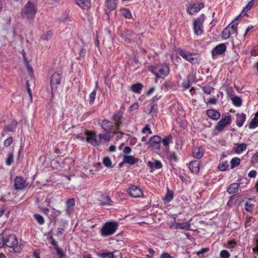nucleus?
I'll return each mask as SVG.
<instances>
[{
    "instance_id": "1",
    "label": "nucleus",
    "mask_w": 258,
    "mask_h": 258,
    "mask_svg": "<svg viewBox=\"0 0 258 258\" xmlns=\"http://www.w3.org/2000/svg\"><path fill=\"white\" fill-rule=\"evenodd\" d=\"M149 70L158 79L164 78L168 75L170 69L166 64H158L150 66Z\"/></svg>"
},
{
    "instance_id": "2",
    "label": "nucleus",
    "mask_w": 258,
    "mask_h": 258,
    "mask_svg": "<svg viewBox=\"0 0 258 258\" xmlns=\"http://www.w3.org/2000/svg\"><path fill=\"white\" fill-rule=\"evenodd\" d=\"M37 11L36 5L29 1L24 7L22 11V15L24 18L27 20H32L34 18Z\"/></svg>"
},
{
    "instance_id": "3",
    "label": "nucleus",
    "mask_w": 258,
    "mask_h": 258,
    "mask_svg": "<svg viewBox=\"0 0 258 258\" xmlns=\"http://www.w3.org/2000/svg\"><path fill=\"white\" fill-rule=\"evenodd\" d=\"M18 244V241L15 235L10 234L5 236L3 233L0 234V248L6 245L15 248Z\"/></svg>"
},
{
    "instance_id": "4",
    "label": "nucleus",
    "mask_w": 258,
    "mask_h": 258,
    "mask_svg": "<svg viewBox=\"0 0 258 258\" xmlns=\"http://www.w3.org/2000/svg\"><path fill=\"white\" fill-rule=\"evenodd\" d=\"M118 225L115 222H108L105 223L100 230V234L105 237L113 234L117 229Z\"/></svg>"
},
{
    "instance_id": "5",
    "label": "nucleus",
    "mask_w": 258,
    "mask_h": 258,
    "mask_svg": "<svg viewBox=\"0 0 258 258\" xmlns=\"http://www.w3.org/2000/svg\"><path fill=\"white\" fill-rule=\"evenodd\" d=\"M206 17L204 14L201 15L198 18L194 20V30L197 36H201L203 32V23L205 20Z\"/></svg>"
},
{
    "instance_id": "6",
    "label": "nucleus",
    "mask_w": 258,
    "mask_h": 258,
    "mask_svg": "<svg viewBox=\"0 0 258 258\" xmlns=\"http://www.w3.org/2000/svg\"><path fill=\"white\" fill-rule=\"evenodd\" d=\"M86 140L93 146L96 147L100 145V140H98L95 133L93 131H87L85 132Z\"/></svg>"
},
{
    "instance_id": "7",
    "label": "nucleus",
    "mask_w": 258,
    "mask_h": 258,
    "mask_svg": "<svg viewBox=\"0 0 258 258\" xmlns=\"http://www.w3.org/2000/svg\"><path fill=\"white\" fill-rule=\"evenodd\" d=\"M127 192L128 194L133 198H137L143 196V191L138 186L131 185L128 188Z\"/></svg>"
},
{
    "instance_id": "8",
    "label": "nucleus",
    "mask_w": 258,
    "mask_h": 258,
    "mask_svg": "<svg viewBox=\"0 0 258 258\" xmlns=\"http://www.w3.org/2000/svg\"><path fill=\"white\" fill-rule=\"evenodd\" d=\"M169 228L171 229L190 230V223L189 222L178 223L174 221L170 223Z\"/></svg>"
},
{
    "instance_id": "9",
    "label": "nucleus",
    "mask_w": 258,
    "mask_h": 258,
    "mask_svg": "<svg viewBox=\"0 0 258 258\" xmlns=\"http://www.w3.org/2000/svg\"><path fill=\"white\" fill-rule=\"evenodd\" d=\"M231 121V117L230 115L225 116L222 118L217 123L215 129L218 132H221L224 127L230 124Z\"/></svg>"
},
{
    "instance_id": "10",
    "label": "nucleus",
    "mask_w": 258,
    "mask_h": 258,
    "mask_svg": "<svg viewBox=\"0 0 258 258\" xmlns=\"http://www.w3.org/2000/svg\"><path fill=\"white\" fill-rule=\"evenodd\" d=\"M62 79V75L60 73H54L50 80L52 92L55 91L57 88V85L60 84Z\"/></svg>"
},
{
    "instance_id": "11",
    "label": "nucleus",
    "mask_w": 258,
    "mask_h": 258,
    "mask_svg": "<svg viewBox=\"0 0 258 258\" xmlns=\"http://www.w3.org/2000/svg\"><path fill=\"white\" fill-rule=\"evenodd\" d=\"M161 141L162 139L161 137L156 135L151 137L147 142L146 144L154 149L159 150L160 149Z\"/></svg>"
},
{
    "instance_id": "12",
    "label": "nucleus",
    "mask_w": 258,
    "mask_h": 258,
    "mask_svg": "<svg viewBox=\"0 0 258 258\" xmlns=\"http://www.w3.org/2000/svg\"><path fill=\"white\" fill-rule=\"evenodd\" d=\"M227 45L226 43H220L212 50V56L213 59L216 58V55L223 54L226 50Z\"/></svg>"
},
{
    "instance_id": "13",
    "label": "nucleus",
    "mask_w": 258,
    "mask_h": 258,
    "mask_svg": "<svg viewBox=\"0 0 258 258\" xmlns=\"http://www.w3.org/2000/svg\"><path fill=\"white\" fill-rule=\"evenodd\" d=\"M204 7V4L203 3L193 4L188 6L186 11L189 15H194L199 12Z\"/></svg>"
},
{
    "instance_id": "14",
    "label": "nucleus",
    "mask_w": 258,
    "mask_h": 258,
    "mask_svg": "<svg viewBox=\"0 0 258 258\" xmlns=\"http://www.w3.org/2000/svg\"><path fill=\"white\" fill-rule=\"evenodd\" d=\"M179 54L182 58L190 63L194 62V56L197 55L195 53H191L184 49L179 50Z\"/></svg>"
},
{
    "instance_id": "15",
    "label": "nucleus",
    "mask_w": 258,
    "mask_h": 258,
    "mask_svg": "<svg viewBox=\"0 0 258 258\" xmlns=\"http://www.w3.org/2000/svg\"><path fill=\"white\" fill-rule=\"evenodd\" d=\"M14 185L16 189H23L27 186V183L22 177L17 176L15 179Z\"/></svg>"
},
{
    "instance_id": "16",
    "label": "nucleus",
    "mask_w": 258,
    "mask_h": 258,
    "mask_svg": "<svg viewBox=\"0 0 258 258\" xmlns=\"http://www.w3.org/2000/svg\"><path fill=\"white\" fill-rule=\"evenodd\" d=\"M239 16L237 17L233 20L227 27L230 30L233 34L237 33V26L238 25Z\"/></svg>"
},
{
    "instance_id": "17",
    "label": "nucleus",
    "mask_w": 258,
    "mask_h": 258,
    "mask_svg": "<svg viewBox=\"0 0 258 258\" xmlns=\"http://www.w3.org/2000/svg\"><path fill=\"white\" fill-rule=\"evenodd\" d=\"M99 201L101 206L111 205L112 201L110 200L109 196L106 195H101L100 197Z\"/></svg>"
},
{
    "instance_id": "18",
    "label": "nucleus",
    "mask_w": 258,
    "mask_h": 258,
    "mask_svg": "<svg viewBox=\"0 0 258 258\" xmlns=\"http://www.w3.org/2000/svg\"><path fill=\"white\" fill-rule=\"evenodd\" d=\"M236 124L238 127H241L245 121L246 115L244 113H237L236 115Z\"/></svg>"
},
{
    "instance_id": "19",
    "label": "nucleus",
    "mask_w": 258,
    "mask_h": 258,
    "mask_svg": "<svg viewBox=\"0 0 258 258\" xmlns=\"http://www.w3.org/2000/svg\"><path fill=\"white\" fill-rule=\"evenodd\" d=\"M207 114L210 118L214 120H218L220 117V113L215 109H208L207 111Z\"/></svg>"
},
{
    "instance_id": "20",
    "label": "nucleus",
    "mask_w": 258,
    "mask_h": 258,
    "mask_svg": "<svg viewBox=\"0 0 258 258\" xmlns=\"http://www.w3.org/2000/svg\"><path fill=\"white\" fill-rule=\"evenodd\" d=\"M247 148V145L244 143L236 144L235 146L233 148V151L237 154L243 153Z\"/></svg>"
},
{
    "instance_id": "21",
    "label": "nucleus",
    "mask_w": 258,
    "mask_h": 258,
    "mask_svg": "<svg viewBox=\"0 0 258 258\" xmlns=\"http://www.w3.org/2000/svg\"><path fill=\"white\" fill-rule=\"evenodd\" d=\"M148 167L153 171L155 169H160L162 167V164L160 161L156 160L154 163L151 161H148L147 163Z\"/></svg>"
},
{
    "instance_id": "22",
    "label": "nucleus",
    "mask_w": 258,
    "mask_h": 258,
    "mask_svg": "<svg viewBox=\"0 0 258 258\" xmlns=\"http://www.w3.org/2000/svg\"><path fill=\"white\" fill-rule=\"evenodd\" d=\"M138 159L132 156L124 155L123 157V163L134 165L138 162Z\"/></svg>"
},
{
    "instance_id": "23",
    "label": "nucleus",
    "mask_w": 258,
    "mask_h": 258,
    "mask_svg": "<svg viewBox=\"0 0 258 258\" xmlns=\"http://www.w3.org/2000/svg\"><path fill=\"white\" fill-rule=\"evenodd\" d=\"M204 150L203 148L199 147V148H195L193 149L192 151V156L193 157L197 159H200L203 156Z\"/></svg>"
},
{
    "instance_id": "24",
    "label": "nucleus",
    "mask_w": 258,
    "mask_h": 258,
    "mask_svg": "<svg viewBox=\"0 0 258 258\" xmlns=\"http://www.w3.org/2000/svg\"><path fill=\"white\" fill-rule=\"evenodd\" d=\"M240 184L238 183H233L228 186L227 188V191L229 194H235L238 191Z\"/></svg>"
},
{
    "instance_id": "25",
    "label": "nucleus",
    "mask_w": 258,
    "mask_h": 258,
    "mask_svg": "<svg viewBox=\"0 0 258 258\" xmlns=\"http://www.w3.org/2000/svg\"><path fill=\"white\" fill-rule=\"evenodd\" d=\"M117 1V0H106L105 7L109 11H113L116 8Z\"/></svg>"
},
{
    "instance_id": "26",
    "label": "nucleus",
    "mask_w": 258,
    "mask_h": 258,
    "mask_svg": "<svg viewBox=\"0 0 258 258\" xmlns=\"http://www.w3.org/2000/svg\"><path fill=\"white\" fill-rule=\"evenodd\" d=\"M189 168L192 173H197L200 170L199 162L198 161H193L190 162Z\"/></svg>"
},
{
    "instance_id": "27",
    "label": "nucleus",
    "mask_w": 258,
    "mask_h": 258,
    "mask_svg": "<svg viewBox=\"0 0 258 258\" xmlns=\"http://www.w3.org/2000/svg\"><path fill=\"white\" fill-rule=\"evenodd\" d=\"M76 4L83 9H87L90 5V0H75Z\"/></svg>"
},
{
    "instance_id": "28",
    "label": "nucleus",
    "mask_w": 258,
    "mask_h": 258,
    "mask_svg": "<svg viewBox=\"0 0 258 258\" xmlns=\"http://www.w3.org/2000/svg\"><path fill=\"white\" fill-rule=\"evenodd\" d=\"M101 125L106 133H109L111 132V127L112 126L111 122L107 120H104L102 122Z\"/></svg>"
},
{
    "instance_id": "29",
    "label": "nucleus",
    "mask_w": 258,
    "mask_h": 258,
    "mask_svg": "<svg viewBox=\"0 0 258 258\" xmlns=\"http://www.w3.org/2000/svg\"><path fill=\"white\" fill-rule=\"evenodd\" d=\"M66 212L67 214L70 215L71 210L75 205V201L74 199H70L66 201Z\"/></svg>"
},
{
    "instance_id": "30",
    "label": "nucleus",
    "mask_w": 258,
    "mask_h": 258,
    "mask_svg": "<svg viewBox=\"0 0 258 258\" xmlns=\"http://www.w3.org/2000/svg\"><path fill=\"white\" fill-rule=\"evenodd\" d=\"M173 199V192L172 190L169 189L168 188L167 189V192L164 197L162 198L163 201L164 203H168L172 201Z\"/></svg>"
},
{
    "instance_id": "31",
    "label": "nucleus",
    "mask_w": 258,
    "mask_h": 258,
    "mask_svg": "<svg viewBox=\"0 0 258 258\" xmlns=\"http://www.w3.org/2000/svg\"><path fill=\"white\" fill-rule=\"evenodd\" d=\"M121 15L126 19H131L132 18V15L131 11L128 9H120Z\"/></svg>"
},
{
    "instance_id": "32",
    "label": "nucleus",
    "mask_w": 258,
    "mask_h": 258,
    "mask_svg": "<svg viewBox=\"0 0 258 258\" xmlns=\"http://www.w3.org/2000/svg\"><path fill=\"white\" fill-rule=\"evenodd\" d=\"M143 88V85L141 83H136L131 86L132 91L137 94H140Z\"/></svg>"
},
{
    "instance_id": "33",
    "label": "nucleus",
    "mask_w": 258,
    "mask_h": 258,
    "mask_svg": "<svg viewBox=\"0 0 258 258\" xmlns=\"http://www.w3.org/2000/svg\"><path fill=\"white\" fill-rule=\"evenodd\" d=\"M194 82L193 79L191 77L189 76L187 78V80L183 82L182 84V87L185 89H187L189 88L192 84Z\"/></svg>"
},
{
    "instance_id": "34",
    "label": "nucleus",
    "mask_w": 258,
    "mask_h": 258,
    "mask_svg": "<svg viewBox=\"0 0 258 258\" xmlns=\"http://www.w3.org/2000/svg\"><path fill=\"white\" fill-rule=\"evenodd\" d=\"M230 30H229L227 27L223 30L222 32L221 37L223 39L226 40L230 38V35L232 34Z\"/></svg>"
},
{
    "instance_id": "35",
    "label": "nucleus",
    "mask_w": 258,
    "mask_h": 258,
    "mask_svg": "<svg viewBox=\"0 0 258 258\" xmlns=\"http://www.w3.org/2000/svg\"><path fill=\"white\" fill-rule=\"evenodd\" d=\"M202 90L205 94L210 95L214 91V88L209 85H205L202 87Z\"/></svg>"
},
{
    "instance_id": "36",
    "label": "nucleus",
    "mask_w": 258,
    "mask_h": 258,
    "mask_svg": "<svg viewBox=\"0 0 258 258\" xmlns=\"http://www.w3.org/2000/svg\"><path fill=\"white\" fill-rule=\"evenodd\" d=\"M236 244L237 243L235 240H229L225 244V247L228 249H233L236 246Z\"/></svg>"
},
{
    "instance_id": "37",
    "label": "nucleus",
    "mask_w": 258,
    "mask_h": 258,
    "mask_svg": "<svg viewBox=\"0 0 258 258\" xmlns=\"http://www.w3.org/2000/svg\"><path fill=\"white\" fill-rule=\"evenodd\" d=\"M231 100L234 106L239 107L241 105L242 101L239 97L237 96H234L231 98Z\"/></svg>"
},
{
    "instance_id": "38",
    "label": "nucleus",
    "mask_w": 258,
    "mask_h": 258,
    "mask_svg": "<svg viewBox=\"0 0 258 258\" xmlns=\"http://www.w3.org/2000/svg\"><path fill=\"white\" fill-rule=\"evenodd\" d=\"M14 161V155L12 152L9 153L8 154V157L6 159V164L8 166L11 165Z\"/></svg>"
},
{
    "instance_id": "39",
    "label": "nucleus",
    "mask_w": 258,
    "mask_h": 258,
    "mask_svg": "<svg viewBox=\"0 0 258 258\" xmlns=\"http://www.w3.org/2000/svg\"><path fill=\"white\" fill-rule=\"evenodd\" d=\"M34 217L39 224L43 225L44 223V219L41 215L39 214H35L34 215Z\"/></svg>"
},
{
    "instance_id": "40",
    "label": "nucleus",
    "mask_w": 258,
    "mask_h": 258,
    "mask_svg": "<svg viewBox=\"0 0 258 258\" xmlns=\"http://www.w3.org/2000/svg\"><path fill=\"white\" fill-rule=\"evenodd\" d=\"M113 252H107L101 253L99 255L102 258H113L114 257Z\"/></svg>"
},
{
    "instance_id": "41",
    "label": "nucleus",
    "mask_w": 258,
    "mask_h": 258,
    "mask_svg": "<svg viewBox=\"0 0 258 258\" xmlns=\"http://www.w3.org/2000/svg\"><path fill=\"white\" fill-rule=\"evenodd\" d=\"M240 160L239 158L237 157L233 158L230 162L231 168H234L238 166L240 164Z\"/></svg>"
},
{
    "instance_id": "42",
    "label": "nucleus",
    "mask_w": 258,
    "mask_h": 258,
    "mask_svg": "<svg viewBox=\"0 0 258 258\" xmlns=\"http://www.w3.org/2000/svg\"><path fill=\"white\" fill-rule=\"evenodd\" d=\"M228 167V163L227 161H224L220 163L218 166V168L220 171H225Z\"/></svg>"
},
{
    "instance_id": "43",
    "label": "nucleus",
    "mask_w": 258,
    "mask_h": 258,
    "mask_svg": "<svg viewBox=\"0 0 258 258\" xmlns=\"http://www.w3.org/2000/svg\"><path fill=\"white\" fill-rule=\"evenodd\" d=\"M103 163L104 165L107 167H111L112 166V162L110 159L108 157L103 158Z\"/></svg>"
},
{
    "instance_id": "44",
    "label": "nucleus",
    "mask_w": 258,
    "mask_h": 258,
    "mask_svg": "<svg viewBox=\"0 0 258 258\" xmlns=\"http://www.w3.org/2000/svg\"><path fill=\"white\" fill-rule=\"evenodd\" d=\"M96 95V90H94L89 94V103L90 104H92L94 102Z\"/></svg>"
},
{
    "instance_id": "45",
    "label": "nucleus",
    "mask_w": 258,
    "mask_h": 258,
    "mask_svg": "<svg viewBox=\"0 0 258 258\" xmlns=\"http://www.w3.org/2000/svg\"><path fill=\"white\" fill-rule=\"evenodd\" d=\"M122 117L121 114L119 112L116 113L113 116V119L115 121V124L117 126L119 125V121Z\"/></svg>"
},
{
    "instance_id": "46",
    "label": "nucleus",
    "mask_w": 258,
    "mask_h": 258,
    "mask_svg": "<svg viewBox=\"0 0 258 258\" xmlns=\"http://www.w3.org/2000/svg\"><path fill=\"white\" fill-rule=\"evenodd\" d=\"M258 126V120L254 118H253L249 124V128H255Z\"/></svg>"
},
{
    "instance_id": "47",
    "label": "nucleus",
    "mask_w": 258,
    "mask_h": 258,
    "mask_svg": "<svg viewBox=\"0 0 258 258\" xmlns=\"http://www.w3.org/2000/svg\"><path fill=\"white\" fill-rule=\"evenodd\" d=\"M254 3V2L253 0H251L250 2H249L248 4L246 5V6L243 8V12L245 13L247 12L253 6Z\"/></svg>"
},
{
    "instance_id": "48",
    "label": "nucleus",
    "mask_w": 258,
    "mask_h": 258,
    "mask_svg": "<svg viewBox=\"0 0 258 258\" xmlns=\"http://www.w3.org/2000/svg\"><path fill=\"white\" fill-rule=\"evenodd\" d=\"M53 33L51 31H48L45 34H44L42 36V39L43 40H49L51 37Z\"/></svg>"
},
{
    "instance_id": "49",
    "label": "nucleus",
    "mask_w": 258,
    "mask_h": 258,
    "mask_svg": "<svg viewBox=\"0 0 258 258\" xmlns=\"http://www.w3.org/2000/svg\"><path fill=\"white\" fill-rule=\"evenodd\" d=\"M230 256V253L226 250H222L220 253L221 258H229Z\"/></svg>"
},
{
    "instance_id": "50",
    "label": "nucleus",
    "mask_w": 258,
    "mask_h": 258,
    "mask_svg": "<svg viewBox=\"0 0 258 258\" xmlns=\"http://www.w3.org/2000/svg\"><path fill=\"white\" fill-rule=\"evenodd\" d=\"M161 142H162L164 146L168 147L169 143L171 142V138L170 137H166L162 140Z\"/></svg>"
},
{
    "instance_id": "51",
    "label": "nucleus",
    "mask_w": 258,
    "mask_h": 258,
    "mask_svg": "<svg viewBox=\"0 0 258 258\" xmlns=\"http://www.w3.org/2000/svg\"><path fill=\"white\" fill-rule=\"evenodd\" d=\"M51 216L53 218H56L60 215L61 212L60 211L53 208L51 209Z\"/></svg>"
},
{
    "instance_id": "52",
    "label": "nucleus",
    "mask_w": 258,
    "mask_h": 258,
    "mask_svg": "<svg viewBox=\"0 0 258 258\" xmlns=\"http://www.w3.org/2000/svg\"><path fill=\"white\" fill-rule=\"evenodd\" d=\"M98 140H100V144L101 143V142L103 140L105 142H107L109 141V138L105 135H103L102 134H100L98 135Z\"/></svg>"
},
{
    "instance_id": "53",
    "label": "nucleus",
    "mask_w": 258,
    "mask_h": 258,
    "mask_svg": "<svg viewBox=\"0 0 258 258\" xmlns=\"http://www.w3.org/2000/svg\"><path fill=\"white\" fill-rule=\"evenodd\" d=\"M217 100H218V99L216 97H213L211 98L208 101H205V102L207 104L215 105L217 103Z\"/></svg>"
},
{
    "instance_id": "54",
    "label": "nucleus",
    "mask_w": 258,
    "mask_h": 258,
    "mask_svg": "<svg viewBox=\"0 0 258 258\" xmlns=\"http://www.w3.org/2000/svg\"><path fill=\"white\" fill-rule=\"evenodd\" d=\"M253 218L250 216H246L245 222V226H250L252 222Z\"/></svg>"
},
{
    "instance_id": "55",
    "label": "nucleus",
    "mask_w": 258,
    "mask_h": 258,
    "mask_svg": "<svg viewBox=\"0 0 258 258\" xmlns=\"http://www.w3.org/2000/svg\"><path fill=\"white\" fill-rule=\"evenodd\" d=\"M158 109V106L157 104L153 105L150 111V113L152 114V115H156Z\"/></svg>"
},
{
    "instance_id": "56",
    "label": "nucleus",
    "mask_w": 258,
    "mask_h": 258,
    "mask_svg": "<svg viewBox=\"0 0 258 258\" xmlns=\"http://www.w3.org/2000/svg\"><path fill=\"white\" fill-rule=\"evenodd\" d=\"M142 133L143 134H146L148 133L149 134H152V132L150 128V126L149 124H146L144 128L142 130Z\"/></svg>"
},
{
    "instance_id": "57",
    "label": "nucleus",
    "mask_w": 258,
    "mask_h": 258,
    "mask_svg": "<svg viewBox=\"0 0 258 258\" xmlns=\"http://www.w3.org/2000/svg\"><path fill=\"white\" fill-rule=\"evenodd\" d=\"M254 207L252 204L247 202L245 205L244 209L247 212H251Z\"/></svg>"
},
{
    "instance_id": "58",
    "label": "nucleus",
    "mask_w": 258,
    "mask_h": 258,
    "mask_svg": "<svg viewBox=\"0 0 258 258\" xmlns=\"http://www.w3.org/2000/svg\"><path fill=\"white\" fill-rule=\"evenodd\" d=\"M57 254L60 257H63L66 256L64 252L58 247L56 248Z\"/></svg>"
},
{
    "instance_id": "59",
    "label": "nucleus",
    "mask_w": 258,
    "mask_h": 258,
    "mask_svg": "<svg viewBox=\"0 0 258 258\" xmlns=\"http://www.w3.org/2000/svg\"><path fill=\"white\" fill-rule=\"evenodd\" d=\"M13 142V138L12 137L7 139L4 142V145L5 147H9Z\"/></svg>"
},
{
    "instance_id": "60",
    "label": "nucleus",
    "mask_w": 258,
    "mask_h": 258,
    "mask_svg": "<svg viewBox=\"0 0 258 258\" xmlns=\"http://www.w3.org/2000/svg\"><path fill=\"white\" fill-rule=\"evenodd\" d=\"M169 158L170 160L176 162L177 161V158L176 157V154L174 152H170L169 154Z\"/></svg>"
},
{
    "instance_id": "61",
    "label": "nucleus",
    "mask_w": 258,
    "mask_h": 258,
    "mask_svg": "<svg viewBox=\"0 0 258 258\" xmlns=\"http://www.w3.org/2000/svg\"><path fill=\"white\" fill-rule=\"evenodd\" d=\"M256 171L254 170H252L249 172L248 176L250 178H254L256 176Z\"/></svg>"
},
{
    "instance_id": "62",
    "label": "nucleus",
    "mask_w": 258,
    "mask_h": 258,
    "mask_svg": "<svg viewBox=\"0 0 258 258\" xmlns=\"http://www.w3.org/2000/svg\"><path fill=\"white\" fill-rule=\"evenodd\" d=\"M208 251H209V248H202L200 251L197 252V254L198 255H200V254L206 253V252H208Z\"/></svg>"
},
{
    "instance_id": "63",
    "label": "nucleus",
    "mask_w": 258,
    "mask_h": 258,
    "mask_svg": "<svg viewBox=\"0 0 258 258\" xmlns=\"http://www.w3.org/2000/svg\"><path fill=\"white\" fill-rule=\"evenodd\" d=\"M131 148L129 147H125L123 149V152L125 154H129L131 152Z\"/></svg>"
},
{
    "instance_id": "64",
    "label": "nucleus",
    "mask_w": 258,
    "mask_h": 258,
    "mask_svg": "<svg viewBox=\"0 0 258 258\" xmlns=\"http://www.w3.org/2000/svg\"><path fill=\"white\" fill-rule=\"evenodd\" d=\"M160 258H173L168 253L163 252L160 255Z\"/></svg>"
}]
</instances>
